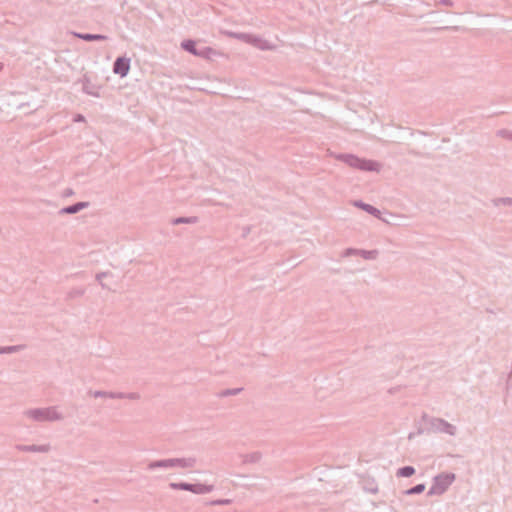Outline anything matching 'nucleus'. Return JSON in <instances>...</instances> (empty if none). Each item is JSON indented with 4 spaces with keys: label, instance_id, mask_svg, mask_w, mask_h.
<instances>
[{
    "label": "nucleus",
    "instance_id": "obj_11",
    "mask_svg": "<svg viewBox=\"0 0 512 512\" xmlns=\"http://www.w3.org/2000/svg\"><path fill=\"white\" fill-rule=\"evenodd\" d=\"M168 469L173 468L172 458L168 459H161V460H155L148 463L147 469L148 470H155V469Z\"/></svg>",
    "mask_w": 512,
    "mask_h": 512
},
{
    "label": "nucleus",
    "instance_id": "obj_6",
    "mask_svg": "<svg viewBox=\"0 0 512 512\" xmlns=\"http://www.w3.org/2000/svg\"><path fill=\"white\" fill-rule=\"evenodd\" d=\"M16 448L19 451L22 452H32V453H47L50 451V445L49 444H42V445H17Z\"/></svg>",
    "mask_w": 512,
    "mask_h": 512
},
{
    "label": "nucleus",
    "instance_id": "obj_25",
    "mask_svg": "<svg viewBox=\"0 0 512 512\" xmlns=\"http://www.w3.org/2000/svg\"><path fill=\"white\" fill-rule=\"evenodd\" d=\"M84 292H85L84 288H73L68 292L67 297L69 299L78 298V297H81L84 294Z\"/></svg>",
    "mask_w": 512,
    "mask_h": 512
},
{
    "label": "nucleus",
    "instance_id": "obj_33",
    "mask_svg": "<svg viewBox=\"0 0 512 512\" xmlns=\"http://www.w3.org/2000/svg\"><path fill=\"white\" fill-rule=\"evenodd\" d=\"M424 432H425V430H424V429L419 428V429L417 430V432H411V433H409V435H408V439H409V440H412L415 436H417V435H421V434H423Z\"/></svg>",
    "mask_w": 512,
    "mask_h": 512
},
{
    "label": "nucleus",
    "instance_id": "obj_34",
    "mask_svg": "<svg viewBox=\"0 0 512 512\" xmlns=\"http://www.w3.org/2000/svg\"><path fill=\"white\" fill-rule=\"evenodd\" d=\"M439 4L445 5V6H452L453 2L451 0H439Z\"/></svg>",
    "mask_w": 512,
    "mask_h": 512
},
{
    "label": "nucleus",
    "instance_id": "obj_24",
    "mask_svg": "<svg viewBox=\"0 0 512 512\" xmlns=\"http://www.w3.org/2000/svg\"><path fill=\"white\" fill-rule=\"evenodd\" d=\"M360 256H362L366 260H374L378 256L377 250H363L360 249Z\"/></svg>",
    "mask_w": 512,
    "mask_h": 512
},
{
    "label": "nucleus",
    "instance_id": "obj_38",
    "mask_svg": "<svg viewBox=\"0 0 512 512\" xmlns=\"http://www.w3.org/2000/svg\"><path fill=\"white\" fill-rule=\"evenodd\" d=\"M70 194H72V191L71 190L67 191V195H70Z\"/></svg>",
    "mask_w": 512,
    "mask_h": 512
},
{
    "label": "nucleus",
    "instance_id": "obj_22",
    "mask_svg": "<svg viewBox=\"0 0 512 512\" xmlns=\"http://www.w3.org/2000/svg\"><path fill=\"white\" fill-rule=\"evenodd\" d=\"M261 454L259 452H253L243 456V463H256L260 460Z\"/></svg>",
    "mask_w": 512,
    "mask_h": 512
},
{
    "label": "nucleus",
    "instance_id": "obj_35",
    "mask_svg": "<svg viewBox=\"0 0 512 512\" xmlns=\"http://www.w3.org/2000/svg\"><path fill=\"white\" fill-rule=\"evenodd\" d=\"M85 120V117L82 114H77L74 118L75 122H83Z\"/></svg>",
    "mask_w": 512,
    "mask_h": 512
},
{
    "label": "nucleus",
    "instance_id": "obj_13",
    "mask_svg": "<svg viewBox=\"0 0 512 512\" xmlns=\"http://www.w3.org/2000/svg\"><path fill=\"white\" fill-rule=\"evenodd\" d=\"M192 489L191 493L203 495L212 492L214 490V486L204 483H193Z\"/></svg>",
    "mask_w": 512,
    "mask_h": 512
},
{
    "label": "nucleus",
    "instance_id": "obj_5",
    "mask_svg": "<svg viewBox=\"0 0 512 512\" xmlns=\"http://www.w3.org/2000/svg\"><path fill=\"white\" fill-rule=\"evenodd\" d=\"M130 70V58L119 56L113 63V72L121 77L127 76Z\"/></svg>",
    "mask_w": 512,
    "mask_h": 512
},
{
    "label": "nucleus",
    "instance_id": "obj_31",
    "mask_svg": "<svg viewBox=\"0 0 512 512\" xmlns=\"http://www.w3.org/2000/svg\"><path fill=\"white\" fill-rule=\"evenodd\" d=\"M108 272H100V273H97L96 274V280L100 283V285L103 287V288H106V285L102 282V279L106 276H108Z\"/></svg>",
    "mask_w": 512,
    "mask_h": 512
},
{
    "label": "nucleus",
    "instance_id": "obj_29",
    "mask_svg": "<svg viewBox=\"0 0 512 512\" xmlns=\"http://www.w3.org/2000/svg\"><path fill=\"white\" fill-rule=\"evenodd\" d=\"M360 253V249H356V248H347L343 251L342 253V256L343 257H349V256H352V255H359Z\"/></svg>",
    "mask_w": 512,
    "mask_h": 512
},
{
    "label": "nucleus",
    "instance_id": "obj_32",
    "mask_svg": "<svg viewBox=\"0 0 512 512\" xmlns=\"http://www.w3.org/2000/svg\"><path fill=\"white\" fill-rule=\"evenodd\" d=\"M231 503L230 499H217L211 502V505H228Z\"/></svg>",
    "mask_w": 512,
    "mask_h": 512
},
{
    "label": "nucleus",
    "instance_id": "obj_14",
    "mask_svg": "<svg viewBox=\"0 0 512 512\" xmlns=\"http://www.w3.org/2000/svg\"><path fill=\"white\" fill-rule=\"evenodd\" d=\"M181 48L186 52L196 56L199 47H197L196 41L192 39H186L181 42Z\"/></svg>",
    "mask_w": 512,
    "mask_h": 512
},
{
    "label": "nucleus",
    "instance_id": "obj_27",
    "mask_svg": "<svg viewBox=\"0 0 512 512\" xmlns=\"http://www.w3.org/2000/svg\"><path fill=\"white\" fill-rule=\"evenodd\" d=\"M497 135L512 141V131L507 129H501L497 131Z\"/></svg>",
    "mask_w": 512,
    "mask_h": 512
},
{
    "label": "nucleus",
    "instance_id": "obj_8",
    "mask_svg": "<svg viewBox=\"0 0 512 512\" xmlns=\"http://www.w3.org/2000/svg\"><path fill=\"white\" fill-rule=\"evenodd\" d=\"M173 468H193L197 460L195 457L172 458Z\"/></svg>",
    "mask_w": 512,
    "mask_h": 512
},
{
    "label": "nucleus",
    "instance_id": "obj_37",
    "mask_svg": "<svg viewBox=\"0 0 512 512\" xmlns=\"http://www.w3.org/2000/svg\"><path fill=\"white\" fill-rule=\"evenodd\" d=\"M3 69V64L0 63V71Z\"/></svg>",
    "mask_w": 512,
    "mask_h": 512
},
{
    "label": "nucleus",
    "instance_id": "obj_17",
    "mask_svg": "<svg viewBox=\"0 0 512 512\" xmlns=\"http://www.w3.org/2000/svg\"><path fill=\"white\" fill-rule=\"evenodd\" d=\"M169 487L172 490H183V491H189L191 492L193 489V483L188 482H171L169 484Z\"/></svg>",
    "mask_w": 512,
    "mask_h": 512
},
{
    "label": "nucleus",
    "instance_id": "obj_39",
    "mask_svg": "<svg viewBox=\"0 0 512 512\" xmlns=\"http://www.w3.org/2000/svg\"><path fill=\"white\" fill-rule=\"evenodd\" d=\"M509 377H512V371L509 373Z\"/></svg>",
    "mask_w": 512,
    "mask_h": 512
},
{
    "label": "nucleus",
    "instance_id": "obj_3",
    "mask_svg": "<svg viewBox=\"0 0 512 512\" xmlns=\"http://www.w3.org/2000/svg\"><path fill=\"white\" fill-rule=\"evenodd\" d=\"M455 480L454 473H440L436 475L432 480V485L430 486L427 495H442L444 494L448 488L452 485Z\"/></svg>",
    "mask_w": 512,
    "mask_h": 512
},
{
    "label": "nucleus",
    "instance_id": "obj_26",
    "mask_svg": "<svg viewBox=\"0 0 512 512\" xmlns=\"http://www.w3.org/2000/svg\"><path fill=\"white\" fill-rule=\"evenodd\" d=\"M242 388L225 389L220 393L221 397H227L238 394Z\"/></svg>",
    "mask_w": 512,
    "mask_h": 512
},
{
    "label": "nucleus",
    "instance_id": "obj_19",
    "mask_svg": "<svg viewBox=\"0 0 512 512\" xmlns=\"http://www.w3.org/2000/svg\"><path fill=\"white\" fill-rule=\"evenodd\" d=\"M231 36H233V37H235L237 39H240V40H244L246 42H253L255 44L257 42H261L260 38L251 36V35L246 34V33H231Z\"/></svg>",
    "mask_w": 512,
    "mask_h": 512
},
{
    "label": "nucleus",
    "instance_id": "obj_10",
    "mask_svg": "<svg viewBox=\"0 0 512 512\" xmlns=\"http://www.w3.org/2000/svg\"><path fill=\"white\" fill-rule=\"evenodd\" d=\"M73 35L76 38L81 40L92 42V41H104L107 39L106 35L103 34H92V33H81V32H73Z\"/></svg>",
    "mask_w": 512,
    "mask_h": 512
},
{
    "label": "nucleus",
    "instance_id": "obj_12",
    "mask_svg": "<svg viewBox=\"0 0 512 512\" xmlns=\"http://www.w3.org/2000/svg\"><path fill=\"white\" fill-rule=\"evenodd\" d=\"M89 394L95 398L119 399L122 397L121 392H111L102 390L90 391Z\"/></svg>",
    "mask_w": 512,
    "mask_h": 512
},
{
    "label": "nucleus",
    "instance_id": "obj_23",
    "mask_svg": "<svg viewBox=\"0 0 512 512\" xmlns=\"http://www.w3.org/2000/svg\"><path fill=\"white\" fill-rule=\"evenodd\" d=\"M426 486L424 483H420V484H417L409 489H407L404 493L406 495H416V494H421L422 492H424Z\"/></svg>",
    "mask_w": 512,
    "mask_h": 512
},
{
    "label": "nucleus",
    "instance_id": "obj_21",
    "mask_svg": "<svg viewBox=\"0 0 512 512\" xmlns=\"http://www.w3.org/2000/svg\"><path fill=\"white\" fill-rule=\"evenodd\" d=\"M24 348L23 345L3 346L0 347V354H12L21 351Z\"/></svg>",
    "mask_w": 512,
    "mask_h": 512
},
{
    "label": "nucleus",
    "instance_id": "obj_4",
    "mask_svg": "<svg viewBox=\"0 0 512 512\" xmlns=\"http://www.w3.org/2000/svg\"><path fill=\"white\" fill-rule=\"evenodd\" d=\"M423 420L427 421L429 427L428 431L433 433H444L450 436H454L457 432L456 426L447 422L442 418L423 416Z\"/></svg>",
    "mask_w": 512,
    "mask_h": 512
},
{
    "label": "nucleus",
    "instance_id": "obj_16",
    "mask_svg": "<svg viewBox=\"0 0 512 512\" xmlns=\"http://www.w3.org/2000/svg\"><path fill=\"white\" fill-rule=\"evenodd\" d=\"M214 55H216V51L208 46L199 47L196 54V56L204 59H211Z\"/></svg>",
    "mask_w": 512,
    "mask_h": 512
},
{
    "label": "nucleus",
    "instance_id": "obj_15",
    "mask_svg": "<svg viewBox=\"0 0 512 512\" xmlns=\"http://www.w3.org/2000/svg\"><path fill=\"white\" fill-rule=\"evenodd\" d=\"M354 205H355L356 207H358V208L363 209L364 211H366V212H367V213H369L370 215L378 216V215L380 214V211H379L376 207H374V206H372V205H370V204L364 203V202H363V201H361V200H357V201H355V202H354Z\"/></svg>",
    "mask_w": 512,
    "mask_h": 512
},
{
    "label": "nucleus",
    "instance_id": "obj_20",
    "mask_svg": "<svg viewBox=\"0 0 512 512\" xmlns=\"http://www.w3.org/2000/svg\"><path fill=\"white\" fill-rule=\"evenodd\" d=\"M198 220L197 217L195 216H191V217H178V218H175L172 220V223L174 225H178V224H194L196 223Z\"/></svg>",
    "mask_w": 512,
    "mask_h": 512
},
{
    "label": "nucleus",
    "instance_id": "obj_28",
    "mask_svg": "<svg viewBox=\"0 0 512 512\" xmlns=\"http://www.w3.org/2000/svg\"><path fill=\"white\" fill-rule=\"evenodd\" d=\"M505 205V206H511L512 205V198L511 197H504V198H498L495 200V205Z\"/></svg>",
    "mask_w": 512,
    "mask_h": 512
},
{
    "label": "nucleus",
    "instance_id": "obj_30",
    "mask_svg": "<svg viewBox=\"0 0 512 512\" xmlns=\"http://www.w3.org/2000/svg\"><path fill=\"white\" fill-rule=\"evenodd\" d=\"M122 397L120 399H130V400H137L139 399V394L135 392L131 393H123L121 392Z\"/></svg>",
    "mask_w": 512,
    "mask_h": 512
},
{
    "label": "nucleus",
    "instance_id": "obj_36",
    "mask_svg": "<svg viewBox=\"0 0 512 512\" xmlns=\"http://www.w3.org/2000/svg\"><path fill=\"white\" fill-rule=\"evenodd\" d=\"M444 29H453V30H457L458 27H445Z\"/></svg>",
    "mask_w": 512,
    "mask_h": 512
},
{
    "label": "nucleus",
    "instance_id": "obj_7",
    "mask_svg": "<svg viewBox=\"0 0 512 512\" xmlns=\"http://www.w3.org/2000/svg\"><path fill=\"white\" fill-rule=\"evenodd\" d=\"M82 91L87 95L97 97V98L100 97L99 87L96 86L95 84H93L90 81V79L86 76H84L83 80H82Z\"/></svg>",
    "mask_w": 512,
    "mask_h": 512
},
{
    "label": "nucleus",
    "instance_id": "obj_2",
    "mask_svg": "<svg viewBox=\"0 0 512 512\" xmlns=\"http://www.w3.org/2000/svg\"><path fill=\"white\" fill-rule=\"evenodd\" d=\"M24 415L30 418L35 422H45V421H58L62 420L63 416L59 413L54 406L46 407V408H33L28 409L24 412Z\"/></svg>",
    "mask_w": 512,
    "mask_h": 512
},
{
    "label": "nucleus",
    "instance_id": "obj_18",
    "mask_svg": "<svg viewBox=\"0 0 512 512\" xmlns=\"http://www.w3.org/2000/svg\"><path fill=\"white\" fill-rule=\"evenodd\" d=\"M415 474V468L413 466H403L396 471L397 477L408 478Z\"/></svg>",
    "mask_w": 512,
    "mask_h": 512
},
{
    "label": "nucleus",
    "instance_id": "obj_1",
    "mask_svg": "<svg viewBox=\"0 0 512 512\" xmlns=\"http://www.w3.org/2000/svg\"><path fill=\"white\" fill-rule=\"evenodd\" d=\"M335 158L347 164L348 166L359 169L361 171H380V164L377 161L359 158L354 154L340 153L337 154Z\"/></svg>",
    "mask_w": 512,
    "mask_h": 512
},
{
    "label": "nucleus",
    "instance_id": "obj_9",
    "mask_svg": "<svg viewBox=\"0 0 512 512\" xmlns=\"http://www.w3.org/2000/svg\"><path fill=\"white\" fill-rule=\"evenodd\" d=\"M89 206L88 202H76L72 205L63 207L59 213L60 214H76L80 212L81 210L87 208Z\"/></svg>",
    "mask_w": 512,
    "mask_h": 512
}]
</instances>
